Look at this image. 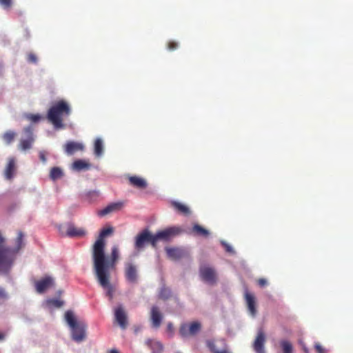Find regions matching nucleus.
I'll use <instances>...</instances> for the list:
<instances>
[{
  "label": "nucleus",
  "mask_w": 353,
  "mask_h": 353,
  "mask_svg": "<svg viewBox=\"0 0 353 353\" xmlns=\"http://www.w3.org/2000/svg\"><path fill=\"white\" fill-rule=\"evenodd\" d=\"M112 227L103 228L92 247L93 268L100 286L105 290L106 296L112 300L116 290L115 286L110 283L111 272L116 270V265L119 259L117 246L112 248L109 257L105 253V243L104 238L112 234Z\"/></svg>",
  "instance_id": "obj_1"
},
{
  "label": "nucleus",
  "mask_w": 353,
  "mask_h": 353,
  "mask_svg": "<svg viewBox=\"0 0 353 353\" xmlns=\"http://www.w3.org/2000/svg\"><path fill=\"white\" fill-rule=\"evenodd\" d=\"M23 237V233L19 231L15 239L14 248L6 246V248L0 250V268H2L1 266H3V263L6 265L7 275H8L11 271L17 254L24 246Z\"/></svg>",
  "instance_id": "obj_2"
},
{
  "label": "nucleus",
  "mask_w": 353,
  "mask_h": 353,
  "mask_svg": "<svg viewBox=\"0 0 353 353\" xmlns=\"http://www.w3.org/2000/svg\"><path fill=\"white\" fill-rule=\"evenodd\" d=\"M70 108L68 103L61 100L55 103L49 110L47 114V119L56 128H62L63 117L70 114Z\"/></svg>",
  "instance_id": "obj_3"
},
{
  "label": "nucleus",
  "mask_w": 353,
  "mask_h": 353,
  "mask_svg": "<svg viewBox=\"0 0 353 353\" xmlns=\"http://www.w3.org/2000/svg\"><path fill=\"white\" fill-rule=\"evenodd\" d=\"M65 319L70 328L72 339L77 343L85 340L87 325L83 321H77L74 313L70 310L65 312Z\"/></svg>",
  "instance_id": "obj_4"
},
{
  "label": "nucleus",
  "mask_w": 353,
  "mask_h": 353,
  "mask_svg": "<svg viewBox=\"0 0 353 353\" xmlns=\"http://www.w3.org/2000/svg\"><path fill=\"white\" fill-rule=\"evenodd\" d=\"M33 131L34 128L31 125L23 128V132L24 137H21L19 141V144L18 145L19 149L26 151L32 148V144L34 142Z\"/></svg>",
  "instance_id": "obj_5"
},
{
  "label": "nucleus",
  "mask_w": 353,
  "mask_h": 353,
  "mask_svg": "<svg viewBox=\"0 0 353 353\" xmlns=\"http://www.w3.org/2000/svg\"><path fill=\"white\" fill-rule=\"evenodd\" d=\"M145 243H150L153 248H156L154 234H152L148 229L143 230L135 239V248L138 250L143 248Z\"/></svg>",
  "instance_id": "obj_6"
},
{
  "label": "nucleus",
  "mask_w": 353,
  "mask_h": 353,
  "mask_svg": "<svg viewBox=\"0 0 353 353\" xmlns=\"http://www.w3.org/2000/svg\"><path fill=\"white\" fill-rule=\"evenodd\" d=\"M201 329V324L198 321H194L190 323H182L180 325L179 334L183 338L190 336H194L198 334Z\"/></svg>",
  "instance_id": "obj_7"
},
{
  "label": "nucleus",
  "mask_w": 353,
  "mask_h": 353,
  "mask_svg": "<svg viewBox=\"0 0 353 353\" xmlns=\"http://www.w3.org/2000/svg\"><path fill=\"white\" fill-rule=\"evenodd\" d=\"M199 274L203 281L210 285H214L216 282V272L212 267L206 265H201Z\"/></svg>",
  "instance_id": "obj_8"
},
{
  "label": "nucleus",
  "mask_w": 353,
  "mask_h": 353,
  "mask_svg": "<svg viewBox=\"0 0 353 353\" xmlns=\"http://www.w3.org/2000/svg\"><path fill=\"white\" fill-rule=\"evenodd\" d=\"M124 276L128 282L133 284L137 283L139 279L137 265L130 262L126 263L124 267Z\"/></svg>",
  "instance_id": "obj_9"
},
{
  "label": "nucleus",
  "mask_w": 353,
  "mask_h": 353,
  "mask_svg": "<svg viewBox=\"0 0 353 353\" xmlns=\"http://www.w3.org/2000/svg\"><path fill=\"white\" fill-rule=\"evenodd\" d=\"M181 230L178 227H171L163 230L157 232L154 234L156 244L159 240L168 241L173 236L179 234Z\"/></svg>",
  "instance_id": "obj_10"
},
{
  "label": "nucleus",
  "mask_w": 353,
  "mask_h": 353,
  "mask_svg": "<svg viewBox=\"0 0 353 353\" xmlns=\"http://www.w3.org/2000/svg\"><path fill=\"white\" fill-rule=\"evenodd\" d=\"M206 345L212 353H229L224 339L208 340Z\"/></svg>",
  "instance_id": "obj_11"
},
{
  "label": "nucleus",
  "mask_w": 353,
  "mask_h": 353,
  "mask_svg": "<svg viewBox=\"0 0 353 353\" xmlns=\"http://www.w3.org/2000/svg\"><path fill=\"white\" fill-rule=\"evenodd\" d=\"M163 316L159 307L154 305L150 310V321L153 328H159L162 323Z\"/></svg>",
  "instance_id": "obj_12"
},
{
  "label": "nucleus",
  "mask_w": 353,
  "mask_h": 353,
  "mask_svg": "<svg viewBox=\"0 0 353 353\" xmlns=\"http://www.w3.org/2000/svg\"><path fill=\"white\" fill-rule=\"evenodd\" d=\"M265 343V335L262 329H260L253 343V349L256 353H265L264 345Z\"/></svg>",
  "instance_id": "obj_13"
},
{
  "label": "nucleus",
  "mask_w": 353,
  "mask_h": 353,
  "mask_svg": "<svg viewBox=\"0 0 353 353\" xmlns=\"http://www.w3.org/2000/svg\"><path fill=\"white\" fill-rule=\"evenodd\" d=\"M123 206H124V202H123V201L111 203L109 205H108L105 208H104L103 209L99 210L98 212V215L99 216H104L108 214L120 211L123 208Z\"/></svg>",
  "instance_id": "obj_14"
},
{
  "label": "nucleus",
  "mask_w": 353,
  "mask_h": 353,
  "mask_svg": "<svg viewBox=\"0 0 353 353\" xmlns=\"http://www.w3.org/2000/svg\"><path fill=\"white\" fill-rule=\"evenodd\" d=\"M244 297L250 314L254 316L256 314V298L254 295L246 290L244 293Z\"/></svg>",
  "instance_id": "obj_15"
},
{
  "label": "nucleus",
  "mask_w": 353,
  "mask_h": 353,
  "mask_svg": "<svg viewBox=\"0 0 353 353\" xmlns=\"http://www.w3.org/2000/svg\"><path fill=\"white\" fill-rule=\"evenodd\" d=\"M53 283V279L50 276H46L39 281H36V290L38 293H43L46 290L52 286Z\"/></svg>",
  "instance_id": "obj_16"
},
{
  "label": "nucleus",
  "mask_w": 353,
  "mask_h": 353,
  "mask_svg": "<svg viewBox=\"0 0 353 353\" xmlns=\"http://www.w3.org/2000/svg\"><path fill=\"white\" fill-rule=\"evenodd\" d=\"M114 316L120 327L122 329H125L128 325L127 315L122 306H119L115 309Z\"/></svg>",
  "instance_id": "obj_17"
},
{
  "label": "nucleus",
  "mask_w": 353,
  "mask_h": 353,
  "mask_svg": "<svg viewBox=\"0 0 353 353\" xmlns=\"http://www.w3.org/2000/svg\"><path fill=\"white\" fill-rule=\"evenodd\" d=\"M165 252L168 256L172 260H179L187 254L185 250L179 248H166Z\"/></svg>",
  "instance_id": "obj_18"
},
{
  "label": "nucleus",
  "mask_w": 353,
  "mask_h": 353,
  "mask_svg": "<svg viewBox=\"0 0 353 353\" xmlns=\"http://www.w3.org/2000/svg\"><path fill=\"white\" fill-rule=\"evenodd\" d=\"M17 170L16 161L14 158L11 157L8 159V163L4 170V176L6 179L10 180L12 179Z\"/></svg>",
  "instance_id": "obj_19"
},
{
  "label": "nucleus",
  "mask_w": 353,
  "mask_h": 353,
  "mask_svg": "<svg viewBox=\"0 0 353 353\" xmlns=\"http://www.w3.org/2000/svg\"><path fill=\"white\" fill-rule=\"evenodd\" d=\"M130 184L139 189H145L147 187L146 181L137 176H131L128 177Z\"/></svg>",
  "instance_id": "obj_20"
},
{
  "label": "nucleus",
  "mask_w": 353,
  "mask_h": 353,
  "mask_svg": "<svg viewBox=\"0 0 353 353\" xmlns=\"http://www.w3.org/2000/svg\"><path fill=\"white\" fill-rule=\"evenodd\" d=\"M85 231L82 228H79L70 224L68 226L66 234L70 237H80L85 234Z\"/></svg>",
  "instance_id": "obj_21"
},
{
  "label": "nucleus",
  "mask_w": 353,
  "mask_h": 353,
  "mask_svg": "<svg viewBox=\"0 0 353 353\" xmlns=\"http://www.w3.org/2000/svg\"><path fill=\"white\" fill-rule=\"evenodd\" d=\"M83 149L82 144L74 141H69L65 145V151L69 155L73 154L77 151L83 150Z\"/></svg>",
  "instance_id": "obj_22"
},
{
  "label": "nucleus",
  "mask_w": 353,
  "mask_h": 353,
  "mask_svg": "<svg viewBox=\"0 0 353 353\" xmlns=\"http://www.w3.org/2000/svg\"><path fill=\"white\" fill-rule=\"evenodd\" d=\"M171 205L179 214H181L185 216H188L190 214V210L189 208L181 203L174 201L171 202Z\"/></svg>",
  "instance_id": "obj_23"
},
{
  "label": "nucleus",
  "mask_w": 353,
  "mask_h": 353,
  "mask_svg": "<svg viewBox=\"0 0 353 353\" xmlns=\"http://www.w3.org/2000/svg\"><path fill=\"white\" fill-rule=\"evenodd\" d=\"M192 232L197 236H201L203 237H207L209 236L210 232L208 230L203 228L201 225L199 224H194L192 227Z\"/></svg>",
  "instance_id": "obj_24"
},
{
  "label": "nucleus",
  "mask_w": 353,
  "mask_h": 353,
  "mask_svg": "<svg viewBox=\"0 0 353 353\" xmlns=\"http://www.w3.org/2000/svg\"><path fill=\"white\" fill-rule=\"evenodd\" d=\"M72 168L77 171L88 170L90 168V164L83 160L79 159L74 161Z\"/></svg>",
  "instance_id": "obj_25"
},
{
  "label": "nucleus",
  "mask_w": 353,
  "mask_h": 353,
  "mask_svg": "<svg viewBox=\"0 0 353 353\" xmlns=\"http://www.w3.org/2000/svg\"><path fill=\"white\" fill-rule=\"evenodd\" d=\"M103 141L101 139L98 138L94 141V153L96 157H99L103 154Z\"/></svg>",
  "instance_id": "obj_26"
},
{
  "label": "nucleus",
  "mask_w": 353,
  "mask_h": 353,
  "mask_svg": "<svg viewBox=\"0 0 353 353\" xmlns=\"http://www.w3.org/2000/svg\"><path fill=\"white\" fill-rule=\"evenodd\" d=\"M283 353H293V346L290 341L281 340L279 342Z\"/></svg>",
  "instance_id": "obj_27"
},
{
  "label": "nucleus",
  "mask_w": 353,
  "mask_h": 353,
  "mask_svg": "<svg viewBox=\"0 0 353 353\" xmlns=\"http://www.w3.org/2000/svg\"><path fill=\"white\" fill-rule=\"evenodd\" d=\"M63 176V172L61 168L58 167H54L51 169L50 172V177L53 181L57 180L61 178Z\"/></svg>",
  "instance_id": "obj_28"
},
{
  "label": "nucleus",
  "mask_w": 353,
  "mask_h": 353,
  "mask_svg": "<svg viewBox=\"0 0 353 353\" xmlns=\"http://www.w3.org/2000/svg\"><path fill=\"white\" fill-rule=\"evenodd\" d=\"M171 294H172V292H171L170 289L167 288L166 286L163 285L161 287V288L160 290V292L159 294V297L161 299L167 300L171 296Z\"/></svg>",
  "instance_id": "obj_29"
},
{
  "label": "nucleus",
  "mask_w": 353,
  "mask_h": 353,
  "mask_svg": "<svg viewBox=\"0 0 353 353\" xmlns=\"http://www.w3.org/2000/svg\"><path fill=\"white\" fill-rule=\"evenodd\" d=\"M46 304L50 308H59L63 305L64 302L59 299H50L46 301Z\"/></svg>",
  "instance_id": "obj_30"
},
{
  "label": "nucleus",
  "mask_w": 353,
  "mask_h": 353,
  "mask_svg": "<svg viewBox=\"0 0 353 353\" xmlns=\"http://www.w3.org/2000/svg\"><path fill=\"white\" fill-rule=\"evenodd\" d=\"M15 136H16V133L14 132L9 130V131L6 132L3 134L2 137H3V141L7 144H10L14 141Z\"/></svg>",
  "instance_id": "obj_31"
},
{
  "label": "nucleus",
  "mask_w": 353,
  "mask_h": 353,
  "mask_svg": "<svg viewBox=\"0 0 353 353\" xmlns=\"http://www.w3.org/2000/svg\"><path fill=\"white\" fill-rule=\"evenodd\" d=\"M146 343L152 350H162L163 347V345L159 341L153 342L152 340H148Z\"/></svg>",
  "instance_id": "obj_32"
},
{
  "label": "nucleus",
  "mask_w": 353,
  "mask_h": 353,
  "mask_svg": "<svg viewBox=\"0 0 353 353\" xmlns=\"http://www.w3.org/2000/svg\"><path fill=\"white\" fill-rule=\"evenodd\" d=\"M26 119L28 120H29V121H30L31 122H33V123H37L41 119V115H39V114H28L26 115Z\"/></svg>",
  "instance_id": "obj_33"
},
{
  "label": "nucleus",
  "mask_w": 353,
  "mask_h": 353,
  "mask_svg": "<svg viewBox=\"0 0 353 353\" xmlns=\"http://www.w3.org/2000/svg\"><path fill=\"white\" fill-rule=\"evenodd\" d=\"M179 47V44L177 42L174 41H170L168 43L167 48L169 50L173 51L176 50Z\"/></svg>",
  "instance_id": "obj_34"
},
{
  "label": "nucleus",
  "mask_w": 353,
  "mask_h": 353,
  "mask_svg": "<svg viewBox=\"0 0 353 353\" xmlns=\"http://www.w3.org/2000/svg\"><path fill=\"white\" fill-rule=\"evenodd\" d=\"M314 348L317 353H326V350L319 343L314 344Z\"/></svg>",
  "instance_id": "obj_35"
},
{
  "label": "nucleus",
  "mask_w": 353,
  "mask_h": 353,
  "mask_svg": "<svg viewBox=\"0 0 353 353\" xmlns=\"http://www.w3.org/2000/svg\"><path fill=\"white\" fill-rule=\"evenodd\" d=\"M0 4L4 8H10L12 6V0H0Z\"/></svg>",
  "instance_id": "obj_36"
},
{
  "label": "nucleus",
  "mask_w": 353,
  "mask_h": 353,
  "mask_svg": "<svg viewBox=\"0 0 353 353\" xmlns=\"http://www.w3.org/2000/svg\"><path fill=\"white\" fill-rule=\"evenodd\" d=\"M28 61L30 63H36L37 62V57L34 54L30 53L28 55Z\"/></svg>",
  "instance_id": "obj_37"
},
{
  "label": "nucleus",
  "mask_w": 353,
  "mask_h": 353,
  "mask_svg": "<svg viewBox=\"0 0 353 353\" xmlns=\"http://www.w3.org/2000/svg\"><path fill=\"white\" fill-rule=\"evenodd\" d=\"M166 330H167V332L170 334V336H172L173 334H174V327H173V324L171 322H169L167 324Z\"/></svg>",
  "instance_id": "obj_38"
},
{
  "label": "nucleus",
  "mask_w": 353,
  "mask_h": 353,
  "mask_svg": "<svg viewBox=\"0 0 353 353\" xmlns=\"http://www.w3.org/2000/svg\"><path fill=\"white\" fill-rule=\"evenodd\" d=\"M8 298V296L5 290L0 288V299L6 300Z\"/></svg>",
  "instance_id": "obj_39"
},
{
  "label": "nucleus",
  "mask_w": 353,
  "mask_h": 353,
  "mask_svg": "<svg viewBox=\"0 0 353 353\" xmlns=\"http://www.w3.org/2000/svg\"><path fill=\"white\" fill-rule=\"evenodd\" d=\"M222 245L225 248L226 252H230V253H234V252L233 248L229 244H228V243H226L225 242H223Z\"/></svg>",
  "instance_id": "obj_40"
},
{
  "label": "nucleus",
  "mask_w": 353,
  "mask_h": 353,
  "mask_svg": "<svg viewBox=\"0 0 353 353\" xmlns=\"http://www.w3.org/2000/svg\"><path fill=\"white\" fill-rule=\"evenodd\" d=\"M257 283L260 287H264L267 284V281L265 279L261 278L258 280Z\"/></svg>",
  "instance_id": "obj_41"
},
{
  "label": "nucleus",
  "mask_w": 353,
  "mask_h": 353,
  "mask_svg": "<svg viewBox=\"0 0 353 353\" xmlns=\"http://www.w3.org/2000/svg\"><path fill=\"white\" fill-rule=\"evenodd\" d=\"M39 159H41V161L42 162H43V163L46 162V155L43 152H39Z\"/></svg>",
  "instance_id": "obj_42"
},
{
  "label": "nucleus",
  "mask_w": 353,
  "mask_h": 353,
  "mask_svg": "<svg viewBox=\"0 0 353 353\" xmlns=\"http://www.w3.org/2000/svg\"><path fill=\"white\" fill-rule=\"evenodd\" d=\"M302 348L304 353H309V350L306 347L305 345H302Z\"/></svg>",
  "instance_id": "obj_43"
},
{
  "label": "nucleus",
  "mask_w": 353,
  "mask_h": 353,
  "mask_svg": "<svg viewBox=\"0 0 353 353\" xmlns=\"http://www.w3.org/2000/svg\"><path fill=\"white\" fill-rule=\"evenodd\" d=\"M5 336L3 334L0 333V341L3 340L4 339Z\"/></svg>",
  "instance_id": "obj_44"
},
{
  "label": "nucleus",
  "mask_w": 353,
  "mask_h": 353,
  "mask_svg": "<svg viewBox=\"0 0 353 353\" xmlns=\"http://www.w3.org/2000/svg\"><path fill=\"white\" fill-rule=\"evenodd\" d=\"M110 353H119V352L116 350H112Z\"/></svg>",
  "instance_id": "obj_45"
},
{
  "label": "nucleus",
  "mask_w": 353,
  "mask_h": 353,
  "mask_svg": "<svg viewBox=\"0 0 353 353\" xmlns=\"http://www.w3.org/2000/svg\"><path fill=\"white\" fill-rule=\"evenodd\" d=\"M176 353H180V352H176Z\"/></svg>",
  "instance_id": "obj_46"
}]
</instances>
